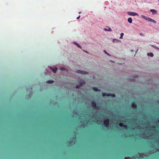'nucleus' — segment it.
<instances>
[{
  "label": "nucleus",
  "instance_id": "obj_1",
  "mask_svg": "<svg viewBox=\"0 0 159 159\" xmlns=\"http://www.w3.org/2000/svg\"><path fill=\"white\" fill-rule=\"evenodd\" d=\"M141 17L143 19H144L147 20H148V21L152 22L154 23L155 24H156L157 23L156 21L154 20H153L151 18H150L149 17L146 16L144 15H142L141 16Z\"/></svg>",
  "mask_w": 159,
  "mask_h": 159
},
{
  "label": "nucleus",
  "instance_id": "obj_2",
  "mask_svg": "<svg viewBox=\"0 0 159 159\" xmlns=\"http://www.w3.org/2000/svg\"><path fill=\"white\" fill-rule=\"evenodd\" d=\"M102 96L103 97L107 96H111L113 97H115L116 96V95L114 94L107 93H102Z\"/></svg>",
  "mask_w": 159,
  "mask_h": 159
},
{
  "label": "nucleus",
  "instance_id": "obj_3",
  "mask_svg": "<svg viewBox=\"0 0 159 159\" xmlns=\"http://www.w3.org/2000/svg\"><path fill=\"white\" fill-rule=\"evenodd\" d=\"M75 73L80 74L82 75H85V74H88L89 73L88 72H87L85 71L80 70H77L75 72Z\"/></svg>",
  "mask_w": 159,
  "mask_h": 159
},
{
  "label": "nucleus",
  "instance_id": "obj_4",
  "mask_svg": "<svg viewBox=\"0 0 159 159\" xmlns=\"http://www.w3.org/2000/svg\"><path fill=\"white\" fill-rule=\"evenodd\" d=\"M128 14L129 15L133 16H138L139 14L135 12H131V11H129L128 12Z\"/></svg>",
  "mask_w": 159,
  "mask_h": 159
},
{
  "label": "nucleus",
  "instance_id": "obj_5",
  "mask_svg": "<svg viewBox=\"0 0 159 159\" xmlns=\"http://www.w3.org/2000/svg\"><path fill=\"white\" fill-rule=\"evenodd\" d=\"M109 120L108 119H107L106 120H105L103 121V123L105 125V126L107 127L109 126Z\"/></svg>",
  "mask_w": 159,
  "mask_h": 159
},
{
  "label": "nucleus",
  "instance_id": "obj_6",
  "mask_svg": "<svg viewBox=\"0 0 159 159\" xmlns=\"http://www.w3.org/2000/svg\"><path fill=\"white\" fill-rule=\"evenodd\" d=\"M85 83V81L84 80H83L81 82H80L79 85H76L75 88L77 89L79 88L80 87L82 86L83 84Z\"/></svg>",
  "mask_w": 159,
  "mask_h": 159
},
{
  "label": "nucleus",
  "instance_id": "obj_7",
  "mask_svg": "<svg viewBox=\"0 0 159 159\" xmlns=\"http://www.w3.org/2000/svg\"><path fill=\"white\" fill-rule=\"evenodd\" d=\"M92 106L93 108H96L97 109L99 108V106L97 105L96 103L94 102H92Z\"/></svg>",
  "mask_w": 159,
  "mask_h": 159
},
{
  "label": "nucleus",
  "instance_id": "obj_8",
  "mask_svg": "<svg viewBox=\"0 0 159 159\" xmlns=\"http://www.w3.org/2000/svg\"><path fill=\"white\" fill-rule=\"evenodd\" d=\"M50 69L54 73H55L57 70V67H55V69L53 68L51 66H48Z\"/></svg>",
  "mask_w": 159,
  "mask_h": 159
},
{
  "label": "nucleus",
  "instance_id": "obj_9",
  "mask_svg": "<svg viewBox=\"0 0 159 159\" xmlns=\"http://www.w3.org/2000/svg\"><path fill=\"white\" fill-rule=\"evenodd\" d=\"M119 125L120 127H123V128H124L125 129H126L127 128V126L125 124L124 125L122 123H120L119 124Z\"/></svg>",
  "mask_w": 159,
  "mask_h": 159
},
{
  "label": "nucleus",
  "instance_id": "obj_10",
  "mask_svg": "<svg viewBox=\"0 0 159 159\" xmlns=\"http://www.w3.org/2000/svg\"><path fill=\"white\" fill-rule=\"evenodd\" d=\"M73 43L74 44H75L76 46H77L79 48H81V49L82 48L81 46L79 44H78L77 43L75 42H73Z\"/></svg>",
  "mask_w": 159,
  "mask_h": 159
},
{
  "label": "nucleus",
  "instance_id": "obj_11",
  "mask_svg": "<svg viewBox=\"0 0 159 159\" xmlns=\"http://www.w3.org/2000/svg\"><path fill=\"white\" fill-rule=\"evenodd\" d=\"M131 106L135 108V107H137V105L134 102H132L131 103Z\"/></svg>",
  "mask_w": 159,
  "mask_h": 159
},
{
  "label": "nucleus",
  "instance_id": "obj_12",
  "mask_svg": "<svg viewBox=\"0 0 159 159\" xmlns=\"http://www.w3.org/2000/svg\"><path fill=\"white\" fill-rule=\"evenodd\" d=\"M150 11L152 12L153 14H156L157 13V11L156 10L153 9H151Z\"/></svg>",
  "mask_w": 159,
  "mask_h": 159
},
{
  "label": "nucleus",
  "instance_id": "obj_13",
  "mask_svg": "<svg viewBox=\"0 0 159 159\" xmlns=\"http://www.w3.org/2000/svg\"><path fill=\"white\" fill-rule=\"evenodd\" d=\"M93 90H94L95 91H100L101 90L98 89V88L96 87H93Z\"/></svg>",
  "mask_w": 159,
  "mask_h": 159
},
{
  "label": "nucleus",
  "instance_id": "obj_14",
  "mask_svg": "<svg viewBox=\"0 0 159 159\" xmlns=\"http://www.w3.org/2000/svg\"><path fill=\"white\" fill-rule=\"evenodd\" d=\"M104 30L105 31H111V29L110 28H109V27H108V29L104 28Z\"/></svg>",
  "mask_w": 159,
  "mask_h": 159
},
{
  "label": "nucleus",
  "instance_id": "obj_15",
  "mask_svg": "<svg viewBox=\"0 0 159 159\" xmlns=\"http://www.w3.org/2000/svg\"><path fill=\"white\" fill-rule=\"evenodd\" d=\"M54 82V81L50 80H48L46 82L47 84H52V83H53Z\"/></svg>",
  "mask_w": 159,
  "mask_h": 159
},
{
  "label": "nucleus",
  "instance_id": "obj_16",
  "mask_svg": "<svg viewBox=\"0 0 159 159\" xmlns=\"http://www.w3.org/2000/svg\"><path fill=\"white\" fill-rule=\"evenodd\" d=\"M128 21L129 23H131L132 21V18L131 17L129 18L128 19Z\"/></svg>",
  "mask_w": 159,
  "mask_h": 159
},
{
  "label": "nucleus",
  "instance_id": "obj_17",
  "mask_svg": "<svg viewBox=\"0 0 159 159\" xmlns=\"http://www.w3.org/2000/svg\"><path fill=\"white\" fill-rule=\"evenodd\" d=\"M147 55L148 56H150L151 57H153L154 56L152 52L148 53Z\"/></svg>",
  "mask_w": 159,
  "mask_h": 159
},
{
  "label": "nucleus",
  "instance_id": "obj_18",
  "mask_svg": "<svg viewBox=\"0 0 159 159\" xmlns=\"http://www.w3.org/2000/svg\"><path fill=\"white\" fill-rule=\"evenodd\" d=\"M116 41L117 42H119L120 40H118L116 39H113V40H112V41L113 43H114L115 42V41Z\"/></svg>",
  "mask_w": 159,
  "mask_h": 159
},
{
  "label": "nucleus",
  "instance_id": "obj_19",
  "mask_svg": "<svg viewBox=\"0 0 159 159\" xmlns=\"http://www.w3.org/2000/svg\"><path fill=\"white\" fill-rule=\"evenodd\" d=\"M151 46L152 47H153L154 48L159 50V48L156 46H155L154 45H151Z\"/></svg>",
  "mask_w": 159,
  "mask_h": 159
},
{
  "label": "nucleus",
  "instance_id": "obj_20",
  "mask_svg": "<svg viewBox=\"0 0 159 159\" xmlns=\"http://www.w3.org/2000/svg\"><path fill=\"white\" fill-rule=\"evenodd\" d=\"M60 70H63V71H65V70H67L64 68H63V67H61L60 68Z\"/></svg>",
  "mask_w": 159,
  "mask_h": 159
},
{
  "label": "nucleus",
  "instance_id": "obj_21",
  "mask_svg": "<svg viewBox=\"0 0 159 159\" xmlns=\"http://www.w3.org/2000/svg\"><path fill=\"white\" fill-rule=\"evenodd\" d=\"M104 52L106 53V54H107L109 56H111V55L109 53H108L105 50H104Z\"/></svg>",
  "mask_w": 159,
  "mask_h": 159
},
{
  "label": "nucleus",
  "instance_id": "obj_22",
  "mask_svg": "<svg viewBox=\"0 0 159 159\" xmlns=\"http://www.w3.org/2000/svg\"><path fill=\"white\" fill-rule=\"evenodd\" d=\"M124 35V34L123 33H121L120 36V39H122L123 38V36Z\"/></svg>",
  "mask_w": 159,
  "mask_h": 159
},
{
  "label": "nucleus",
  "instance_id": "obj_23",
  "mask_svg": "<svg viewBox=\"0 0 159 159\" xmlns=\"http://www.w3.org/2000/svg\"><path fill=\"white\" fill-rule=\"evenodd\" d=\"M129 80L131 81H134L135 80V79H129Z\"/></svg>",
  "mask_w": 159,
  "mask_h": 159
},
{
  "label": "nucleus",
  "instance_id": "obj_24",
  "mask_svg": "<svg viewBox=\"0 0 159 159\" xmlns=\"http://www.w3.org/2000/svg\"><path fill=\"white\" fill-rule=\"evenodd\" d=\"M140 35L141 36H143L144 35V34L142 33H140Z\"/></svg>",
  "mask_w": 159,
  "mask_h": 159
},
{
  "label": "nucleus",
  "instance_id": "obj_25",
  "mask_svg": "<svg viewBox=\"0 0 159 159\" xmlns=\"http://www.w3.org/2000/svg\"><path fill=\"white\" fill-rule=\"evenodd\" d=\"M83 51L84 52H86L87 53H88V51H86V50H83Z\"/></svg>",
  "mask_w": 159,
  "mask_h": 159
},
{
  "label": "nucleus",
  "instance_id": "obj_26",
  "mask_svg": "<svg viewBox=\"0 0 159 159\" xmlns=\"http://www.w3.org/2000/svg\"><path fill=\"white\" fill-rule=\"evenodd\" d=\"M138 77V75H135L134 76H133L134 78H137Z\"/></svg>",
  "mask_w": 159,
  "mask_h": 159
},
{
  "label": "nucleus",
  "instance_id": "obj_27",
  "mask_svg": "<svg viewBox=\"0 0 159 159\" xmlns=\"http://www.w3.org/2000/svg\"><path fill=\"white\" fill-rule=\"evenodd\" d=\"M80 16L79 15L78 17H77V19H79L80 18Z\"/></svg>",
  "mask_w": 159,
  "mask_h": 159
},
{
  "label": "nucleus",
  "instance_id": "obj_28",
  "mask_svg": "<svg viewBox=\"0 0 159 159\" xmlns=\"http://www.w3.org/2000/svg\"><path fill=\"white\" fill-rule=\"evenodd\" d=\"M130 51L131 52H133L134 51V50H133L131 49V50Z\"/></svg>",
  "mask_w": 159,
  "mask_h": 159
},
{
  "label": "nucleus",
  "instance_id": "obj_29",
  "mask_svg": "<svg viewBox=\"0 0 159 159\" xmlns=\"http://www.w3.org/2000/svg\"><path fill=\"white\" fill-rule=\"evenodd\" d=\"M31 94H29V97H31Z\"/></svg>",
  "mask_w": 159,
  "mask_h": 159
},
{
  "label": "nucleus",
  "instance_id": "obj_30",
  "mask_svg": "<svg viewBox=\"0 0 159 159\" xmlns=\"http://www.w3.org/2000/svg\"><path fill=\"white\" fill-rule=\"evenodd\" d=\"M79 14H80V13H81V11H79Z\"/></svg>",
  "mask_w": 159,
  "mask_h": 159
},
{
  "label": "nucleus",
  "instance_id": "obj_31",
  "mask_svg": "<svg viewBox=\"0 0 159 159\" xmlns=\"http://www.w3.org/2000/svg\"><path fill=\"white\" fill-rule=\"evenodd\" d=\"M138 49H137V50L136 51V52H137L138 51Z\"/></svg>",
  "mask_w": 159,
  "mask_h": 159
},
{
  "label": "nucleus",
  "instance_id": "obj_32",
  "mask_svg": "<svg viewBox=\"0 0 159 159\" xmlns=\"http://www.w3.org/2000/svg\"><path fill=\"white\" fill-rule=\"evenodd\" d=\"M158 122L159 123V120H158Z\"/></svg>",
  "mask_w": 159,
  "mask_h": 159
},
{
  "label": "nucleus",
  "instance_id": "obj_33",
  "mask_svg": "<svg viewBox=\"0 0 159 159\" xmlns=\"http://www.w3.org/2000/svg\"><path fill=\"white\" fill-rule=\"evenodd\" d=\"M158 1H159V0H158Z\"/></svg>",
  "mask_w": 159,
  "mask_h": 159
}]
</instances>
